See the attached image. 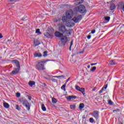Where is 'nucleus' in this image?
I'll return each instance as SVG.
<instances>
[{
	"mask_svg": "<svg viewBox=\"0 0 124 124\" xmlns=\"http://www.w3.org/2000/svg\"><path fill=\"white\" fill-rule=\"evenodd\" d=\"M57 29L58 31H60L62 33H65L66 35H70V34H71L69 30H68L65 26L63 25V23L62 22L57 25Z\"/></svg>",
	"mask_w": 124,
	"mask_h": 124,
	"instance_id": "1",
	"label": "nucleus"
},
{
	"mask_svg": "<svg viewBox=\"0 0 124 124\" xmlns=\"http://www.w3.org/2000/svg\"><path fill=\"white\" fill-rule=\"evenodd\" d=\"M46 62V61H39L36 65V68L38 70H44V63Z\"/></svg>",
	"mask_w": 124,
	"mask_h": 124,
	"instance_id": "2",
	"label": "nucleus"
},
{
	"mask_svg": "<svg viewBox=\"0 0 124 124\" xmlns=\"http://www.w3.org/2000/svg\"><path fill=\"white\" fill-rule=\"evenodd\" d=\"M19 101L21 102L27 109L30 110L31 109V105H30V103H29V102L26 99H24L23 98H20L19 99Z\"/></svg>",
	"mask_w": 124,
	"mask_h": 124,
	"instance_id": "3",
	"label": "nucleus"
},
{
	"mask_svg": "<svg viewBox=\"0 0 124 124\" xmlns=\"http://www.w3.org/2000/svg\"><path fill=\"white\" fill-rule=\"evenodd\" d=\"M75 10L76 11L78 12L79 13L83 14L86 12V7H85V6L83 5H80L79 6L75 8Z\"/></svg>",
	"mask_w": 124,
	"mask_h": 124,
	"instance_id": "4",
	"label": "nucleus"
},
{
	"mask_svg": "<svg viewBox=\"0 0 124 124\" xmlns=\"http://www.w3.org/2000/svg\"><path fill=\"white\" fill-rule=\"evenodd\" d=\"M66 16L68 19H71L73 17V11L72 10H69L66 13Z\"/></svg>",
	"mask_w": 124,
	"mask_h": 124,
	"instance_id": "5",
	"label": "nucleus"
},
{
	"mask_svg": "<svg viewBox=\"0 0 124 124\" xmlns=\"http://www.w3.org/2000/svg\"><path fill=\"white\" fill-rule=\"evenodd\" d=\"M92 117H93L94 118H95V120L97 121V120H98V118H99V112H98V111L97 110L94 111L92 113Z\"/></svg>",
	"mask_w": 124,
	"mask_h": 124,
	"instance_id": "6",
	"label": "nucleus"
},
{
	"mask_svg": "<svg viewBox=\"0 0 124 124\" xmlns=\"http://www.w3.org/2000/svg\"><path fill=\"white\" fill-rule=\"evenodd\" d=\"M68 41V39L67 38V37L64 36L61 40V41L62 42V45L64 46L65 44H66V42Z\"/></svg>",
	"mask_w": 124,
	"mask_h": 124,
	"instance_id": "7",
	"label": "nucleus"
},
{
	"mask_svg": "<svg viewBox=\"0 0 124 124\" xmlns=\"http://www.w3.org/2000/svg\"><path fill=\"white\" fill-rule=\"evenodd\" d=\"M54 35L56 36V37L61 38V37H62V36H63V33L61 32L60 31H56L54 33Z\"/></svg>",
	"mask_w": 124,
	"mask_h": 124,
	"instance_id": "8",
	"label": "nucleus"
},
{
	"mask_svg": "<svg viewBox=\"0 0 124 124\" xmlns=\"http://www.w3.org/2000/svg\"><path fill=\"white\" fill-rule=\"evenodd\" d=\"M82 16H75L73 19H72V21H74L75 23H77L78 22L79 20H80V19H81Z\"/></svg>",
	"mask_w": 124,
	"mask_h": 124,
	"instance_id": "9",
	"label": "nucleus"
},
{
	"mask_svg": "<svg viewBox=\"0 0 124 124\" xmlns=\"http://www.w3.org/2000/svg\"><path fill=\"white\" fill-rule=\"evenodd\" d=\"M47 31H48L49 33H50L51 34H52V33H54V32H55V30L51 26H49L48 28Z\"/></svg>",
	"mask_w": 124,
	"mask_h": 124,
	"instance_id": "10",
	"label": "nucleus"
},
{
	"mask_svg": "<svg viewBox=\"0 0 124 124\" xmlns=\"http://www.w3.org/2000/svg\"><path fill=\"white\" fill-rule=\"evenodd\" d=\"M67 25L68 27H73L75 24L72 22V20H69L67 22Z\"/></svg>",
	"mask_w": 124,
	"mask_h": 124,
	"instance_id": "11",
	"label": "nucleus"
},
{
	"mask_svg": "<svg viewBox=\"0 0 124 124\" xmlns=\"http://www.w3.org/2000/svg\"><path fill=\"white\" fill-rule=\"evenodd\" d=\"M45 36H46V37H47L48 38H53V35L52 34L48 33L47 32L44 33Z\"/></svg>",
	"mask_w": 124,
	"mask_h": 124,
	"instance_id": "12",
	"label": "nucleus"
},
{
	"mask_svg": "<svg viewBox=\"0 0 124 124\" xmlns=\"http://www.w3.org/2000/svg\"><path fill=\"white\" fill-rule=\"evenodd\" d=\"M76 96L69 95L66 97V99L67 100H71L72 99H76Z\"/></svg>",
	"mask_w": 124,
	"mask_h": 124,
	"instance_id": "13",
	"label": "nucleus"
},
{
	"mask_svg": "<svg viewBox=\"0 0 124 124\" xmlns=\"http://www.w3.org/2000/svg\"><path fill=\"white\" fill-rule=\"evenodd\" d=\"M34 57H35V58L36 57H42V54L40 53H37V51L35 52L34 54Z\"/></svg>",
	"mask_w": 124,
	"mask_h": 124,
	"instance_id": "14",
	"label": "nucleus"
},
{
	"mask_svg": "<svg viewBox=\"0 0 124 124\" xmlns=\"http://www.w3.org/2000/svg\"><path fill=\"white\" fill-rule=\"evenodd\" d=\"M19 70H20L19 68H15L11 73V74H17L18 72H19Z\"/></svg>",
	"mask_w": 124,
	"mask_h": 124,
	"instance_id": "15",
	"label": "nucleus"
},
{
	"mask_svg": "<svg viewBox=\"0 0 124 124\" xmlns=\"http://www.w3.org/2000/svg\"><path fill=\"white\" fill-rule=\"evenodd\" d=\"M115 8H116V6L115 5V4L111 3L109 7L110 10H114Z\"/></svg>",
	"mask_w": 124,
	"mask_h": 124,
	"instance_id": "16",
	"label": "nucleus"
},
{
	"mask_svg": "<svg viewBox=\"0 0 124 124\" xmlns=\"http://www.w3.org/2000/svg\"><path fill=\"white\" fill-rule=\"evenodd\" d=\"M40 44V43L39 42V41L36 40L34 42V44L33 45V47H36V46H38Z\"/></svg>",
	"mask_w": 124,
	"mask_h": 124,
	"instance_id": "17",
	"label": "nucleus"
},
{
	"mask_svg": "<svg viewBox=\"0 0 124 124\" xmlns=\"http://www.w3.org/2000/svg\"><path fill=\"white\" fill-rule=\"evenodd\" d=\"M14 62H15V63L16 64V65L17 67H18V68H20V62H19V61H18L17 60H15Z\"/></svg>",
	"mask_w": 124,
	"mask_h": 124,
	"instance_id": "18",
	"label": "nucleus"
},
{
	"mask_svg": "<svg viewBox=\"0 0 124 124\" xmlns=\"http://www.w3.org/2000/svg\"><path fill=\"white\" fill-rule=\"evenodd\" d=\"M29 85L30 87H32L33 85H35V82L33 81H30L29 82Z\"/></svg>",
	"mask_w": 124,
	"mask_h": 124,
	"instance_id": "19",
	"label": "nucleus"
},
{
	"mask_svg": "<svg viewBox=\"0 0 124 124\" xmlns=\"http://www.w3.org/2000/svg\"><path fill=\"white\" fill-rule=\"evenodd\" d=\"M109 64H111V65H114V64H117V63L115 62V61H110L109 62Z\"/></svg>",
	"mask_w": 124,
	"mask_h": 124,
	"instance_id": "20",
	"label": "nucleus"
},
{
	"mask_svg": "<svg viewBox=\"0 0 124 124\" xmlns=\"http://www.w3.org/2000/svg\"><path fill=\"white\" fill-rule=\"evenodd\" d=\"M3 106L5 108H9V104H8V103H4Z\"/></svg>",
	"mask_w": 124,
	"mask_h": 124,
	"instance_id": "21",
	"label": "nucleus"
},
{
	"mask_svg": "<svg viewBox=\"0 0 124 124\" xmlns=\"http://www.w3.org/2000/svg\"><path fill=\"white\" fill-rule=\"evenodd\" d=\"M79 92H81L82 94H85V88H81L80 89H79Z\"/></svg>",
	"mask_w": 124,
	"mask_h": 124,
	"instance_id": "22",
	"label": "nucleus"
},
{
	"mask_svg": "<svg viewBox=\"0 0 124 124\" xmlns=\"http://www.w3.org/2000/svg\"><path fill=\"white\" fill-rule=\"evenodd\" d=\"M84 107H85V105H84L83 103H81L79 105V108L80 110H81V109H83V108H84Z\"/></svg>",
	"mask_w": 124,
	"mask_h": 124,
	"instance_id": "23",
	"label": "nucleus"
},
{
	"mask_svg": "<svg viewBox=\"0 0 124 124\" xmlns=\"http://www.w3.org/2000/svg\"><path fill=\"white\" fill-rule=\"evenodd\" d=\"M66 86V82L65 83V84L63 85L62 87H61V89L62 90H63V91H65V87Z\"/></svg>",
	"mask_w": 124,
	"mask_h": 124,
	"instance_id": "24",
	"label": "nucleus"
},
{
	"mask_svg": "<svg viewBox=\"0 0 124 124\" xmlns=\"http://www.w3.org/2000/svg\"><path fill=\"white\" fill-rule=\"evenodd\" d=\"M52 102L53 104L57 103V99L54 97L52 98Z\"/></svg>",
	"mask_w": 124,
	"mask_h": 124,
	"instance_id": "25",
	"label": "nucleus"
},
{
	"mask_svg": "<svg viewBox=\"0 0 124 124\" xmlns=\"http://www.w3.org/2000/svg\"><path fill=\"white\" fill-rule=\"evenodd\" d=\"M108 104H109V105H113V104H114V103L112 102V100H108Z\"/></svg>",
	"mask_w": 124,
	"mask_h": 124,
	"instance_id": "26",
	"label": "nucleus"
},
{
	"mask_svg": "<svg viewBox=\"0 0 124 124\" xmlns=\"http://www.w3.org/2000/svg\"><path fill=\"white\" fill-rule=\"evenodd\" d=\"M35 32L38 34H41V32H40V29H38L36 30Z\"/></svg>",
	"mask_w": 124,
	"mask_h": 124,
	"instance_id": "27",
	"label": "nucleus"
},
{
	"mask_svg": "<svg viewBox=\"0 0 124 124\" xmlns=\"http://www.w3.org/2000/svg\"><path fill=\"white\" fill-rule=\"evenodd\" d=\"M42 109L43 110V111H46V108L45 107L44 104H43L42 105Z\"/></svg>",
	"mask_w": 124,
	"mask_h": 124,
	"instance_id": "28",
	"label": "nucleus"
},
{
	"mask_svg": "<svg viewBox=\"0 0 124 124\" xmlns=\"http://www.w3.org/2000/svg\"><path fill=\"white\" fill-rule=\"evenodd\" d=\"M105 20H106V21H108V22H109V21L110 20V17L109 16H105Z\"/></svg>",
	"mask_w": 124,
	"mask_h": 124,
	"instance_id": "29",
	"label": "nucleus"
},
{
	"mask_svg": "<svg viewBox=\"0 0 124 124\" xmlns=\"http://www.w3.org/2000/svg\"><path fill=\"white\" fill-rule=\"evenodd\" d=\"M66 18H67L66 16H64L62 17V21L63 22H66Z\"/></svg>",
	"mask_w": 124,
	"mask_h": 124,
	"instance_id": "30",
	"label": "nucleus"
},
{
	"mask_svg": "<svg viewBox=\"0 0 124 124\" xmlns=\"http://www.w3.org/2000/svg\"><path fill=\"white\" fill-rule=\"evenodd\" d=\"M96 69V67L95 66H93L91 69V71H92V72H93V71H95V70Z\"/></svg>",
	"mask_w": 124,
	"mask_h": 124,
	"instance_id": "31",
	"label": "nucleus"
},
{
	"mask_svg": "<svg viewBox=\"0 0 124 124\" xmlns=\"http://www.w3.org/2000/svg\"><path fill=\"white\" fill-rule=\"evenodd\" d=\"M89 121L90 122V123H93L94 122V120H93V118H90L89 119Z\"/></svg>",
	"mask_w": 124,
	"mask_h": 124,
	"instance_id": "32",
	"label": "nucleus"
},
{
	"mask_svg": "<svg viewBox=\"0 0 124 124\" xmlns=\"http://www.w3.org/2000/svg\"><path fill=\"white\" fill-rule=\"evenodd\" d=\"M75 4H76V5H78L80 4V3L79 2V0H76Z\"/></svg>",
	"mask_w": 124,
	"mask_h": 124,
	"instance_id": "33",
	"label": "nucleus"
},
{
	"mask_svg": "<svg viewBox=\"0 0 124 124\" xmlns=\"http://www.w3.org/2000/svg\"><path fill=\"white\" fill-rule=\"evenodd\" d=\"M70 107L71 109H75V108H76V106H75L74 105H70Z\"/></svg>",
	"mask_w": 124,
	"mask_h": 124,
	"instance_id": "34",
	"label": "nucleus"
},
{
	"mask_svg": "<svg viewBox=\"0 0 124 124\" xmlns=\"http://www.w3.org/2000/svg\"><path fill=\"white\" fill-rule=\"evenodd\" d=\"M47 51H44L43 56L46 57L47 56Z\"/></svg>",
	"mask_w": 124,
	"mask_h": 124,
	"instance_id": "35",
	"label": "nucleus"
},
{
	"mask_svg": "<svg viewBox=\"0 0 124 124\" xmlns=\"http://www.w3.org/2000/svg\"><path fill=\"white\" fill-rule=\"evenodd\" d=\"M76 90H77V91H79L81 88H80V87H79L78 86H76Z\"/></svg>",
	"mask_w": 124,
	"mask_h": 124,
	"instance_id": "36",
	"label": "nucleus"
},
{
	"mask_svg": "<svg viewBox=\"0 0 124 124\" xmlns=\"http://www.w3.org/2000/svg\"><path fill=\"white\" fill-rule=\"evenodd\" d=\"M104 90V87H103L102 89L99 91V93H102L103 91Z\"/></svg>",
	"mask_w": 124,
	"mask_h": 124,
	"instance_id": "37",
	"label": "nucleus"
},
{
	"mask_svg": "<svg viewBox=\"0 0 124 124\" xmlns=\"http://www.w3.org/2000/svg\"><path fill=\"white\" fill-rule=\"evenodd\" d=\"M57 78H58V79H61V78H64V76H57Z\"/></svg>",
	"mask_w": 124,
	"mask_h": 124,
	"instance_id": "38",
	"label": "nucleus"
},
{
	"mask_svg": "<svg viewBox=\"0 0 124 124\" xmlns=\"http://www.w3.org/2000/svg\"><path fill=\"white\" fill-rule=\"evenodd\" d=\"M16 109H17V110H20L21 108L20 107H19V105H16Z\"/></svg>",
	"mask_w": 124,
	"mask_h": 124,
	"instance_id": "39",
	"label": "nucleus"
},
{
	"mask_svg": "<svg viewBox=\"0 0 124 124\" xmlns=\"http://www.w3.org/2000/svg\"><path fill=\"white\" fill-rule=\"evenodd\" d=\"M78 1L80 3H83V2H84V0H78Z\"/></svg>",
	"mask_w": 124,
	"mask_h": 124,
	"instance_id": "40",
	"label": "nucleus"
},
{
	"mask_svg": "<svg viewBox=\"0 0 124 124\" xmlns=\"http://www.w3.org/2000/svg\"><path fill=\"white\" fill-rule=\"evenodd\" d=\"M96 64H97V63H92L91 64V65L93 66V65H96Z\"/></svg>",
	"mask_w": 124,
	"mask_h": 124,
	"instance_id": "41",
	"label": "nucleus"
},
{
	"mask_svg": "<svg viewBox=\"0 0 124 124\" xmlns=\"http://www.w3.org/2000/svg\"><path fill=\"white\" fill-rule=\"evenodd\" d=\"M27 96H28V99H29V100H31V96H29V95H27Z\"/></svg>",
	"mask_w": 124,
	"mask_h": 124,
	"instance_id": "42",
	"label": "nucleus"
},
{
	"mask_svg": "<svg viewBox=\"0 0 124 124\" xmlns=\"http://www.w3.org/2000/svg\"><path fill=\"white\" fill-rule=\"evenodd\" d=\"M91 35H88L87 36V38H88V39H91Z\"/></svg>",
	"mask_w": 124,
	"mask_h": 124,
	"instance_id": "43",
	"label": "nucleus"
},
{
	"mask_svg": "<svg viewBox=\"0 0 124 124\" xmlns=\"http://www.w3.org/2000/svg\"><path fill=\"white\" fill-rule=\"evenodd\" d=\"M72 45H73V41H72L71 42V44H70V47H72Z\"/></svg>",
	"mask_w": 124,
	"mask_h": 124,
	"instance_id": "44",
	"label": "nucleus"
},
{
	"mask_svg": "<svg viewBox=\"0 0 124 124\" xmlns=\"http://www.w3.org/2000/svg\"><path fill=\"white\" fill-rule=\"evenodd\" d=\"M20 95V93H16V96H17V97H19Z\"/></svg>",
	"mask_w": 124,
	"mask_h": 124,
	"instance_id": "45",
	"label": "nucleus"
},
{
	"mask_svg": "<svg viewBox=\"0 0 124 124\" xmlns=\"http://www.w3.org/2000/svg\"><path fill=\"white\" fill-rule=\"evenodd\" d=\"M121 9H122V10L124 11V4H123L122 7L121 8Z\"/></svg>",
	"mask_w": 124,
	"mask_h": 124,
	"instance_id": "46",
	"label": "nucleus"
},
{
	"mask_svg": "<svg viewBox=\"0 0 124 124\" xmlns=\"http://www.w3.org/2000/svg\"><path fill=\"white\" fill-rule=\"evenodd\" d=\"M95 32V30H93L92 31H91V33H94Z\"/></svg>",
	"mask_w": 124,
	"mask_h": 124,
	"instance_id": "47",
	"label": "nucleus"
},
{
	"mask_svg": "<svg viewBox=\"0 0 124 124\" xmlns=\"http://www.w3.org/2000/svg\"><path fill=\"white\" fill-rule=\"evenodd\" d=\"M51 80L53 81V82H56V81H57V80H56L55 78H52Z\"/></svg>",
	"mask_w": 124,
	"mask_h": 124,
	"instance_id": "48",
	"label": "nucleus"
},
{
	"mask_svg": "<svg viewBox=\"0 0 124 124\" xmlns=\"http://www.w3.org/2000/svg\"><path fill=\"white\" fill-rule=\"evenodd\" d=\"M2 37H3V36H2V34H1V33H0V39L2 38Z\"/></svg>",
	"mask_w": 124,
	"mask_h": 124,
	"instance_id": "49",
	"label": "nucleus"
},
{
	"mask_svg": "<svg viewBox=\"0 0 124 124\" xmlns=\"http://www.w3.org/2000/svg\"><path fill=\"white\" fill-rule=\"evenodd\" d=\"M104 89L105 90H106V89H107V85H106L105 87H104Z\"/></svg>",
	"mask_w": 124,
	"mask_h": 124,
	"instance_id": "50",
	"label": "nucleus"
},
{
	"mask_svg": "<svg viewBox=\"0 0 124 124\" xmlns=\"http://www.w3.org/2000/svg\"><path fill=\"white\" fill-rule=\"evenodd\" d=\"M22 21H25V17H23L22 19H21Z\"/></svg>",
	"mask_w": 124,
	"mask_h": 124,
	"instance_id": "51",
	"label": "nucleus"
},
{
	"mask_svg": "<svg viewBox=\"0 0 124 124\" xmlns=\"http://www.w3.org/2000/svg\"><path fill=\"white\" fill-rule=\"evenodd\" d=\"M88 68H91V65H89L88 66H87Z\"/></svg>",
	"mask_w": 124,
	"mask_h": 124,
	"instance_id": "52",
	"label": "nucleus"
},
{
	"mask_svg": "<svg viewBox=\"0 0 124 124\" xmlns=\"http://www.w3.org/2000/svg\"><path fill=\"white\" fill-rule=\"evenodd\" d=\"M53 78H58V76H53Z\"/></svg>",
	"mask_w": 124,
	"mask_h": 124,
	"instance_id": "53",
	"label": "nucleus"
},
{
	"mask_svg": "<svg viewBox=\"0 0 124 124\" xmlns=\"http://www.w3.org/2000/svg\"><path fill=\"white\" fill-rule=\"evenodd\" d=\"M71 47H72V46H70V48H69L70 51H71Z\"/></svg>",
	"mask_w": 124,
	"mask_h": 124,
	"instance_id": "54",
	"label": "nucleus"
},
{
	"mask_svg": "<svg viewBox=\"0 0 124 124\" xmlns=\"http://www.w3.org/2000/svg\"><path fill=\"white\" fill-rule=\"evenodd\" d=\"M11 1H14L15 0H10Z\"/></svg>",
	"mask_w": 124,
	"mask_h": 124,
	"instance_id": "55",
	"label": "nucleus"
},
{
	"mask_svg": "<svg viewBox=\"0 0 124 124\" xmlns=\"http://www.w3.org/2000/svg\"><path fill=\"white\" fill-rule=\"evenodd\" d=\"M67 82H68V79L67 80V82H66V83H67Z\"/></svg>",
	"mask_w": 124,
	"mask_h": 124,
	"instance_id": "56",
	"label": "nucleus"
},
{
	"mask_svg": "<svg viewBox=\"0 0 124 124\" xmlns=\"http://www.w3.org/2000/svg\"><path fill=\"white\" fill-rule=\"evenodd\" d=\"M95 90V89H93V91H94Z\"/></svg>",
	"mask_w": 124,
	"mask_h": 124,
	"instance_id": "57",
	"label": "nucleus"
},
{
	"mask_svg": "<svg viewBox=\"0 0 124 124\" xmlns=\"http://www.w3.org/2000/svg\"><path fill=\"white\" fill-rule=\"evenodd\" d=\"M83 119H84L85 117H83Z\"/></svg>",
	"mask_w": 124,
	"mask_h": 124,
	"instance_id": "58",
	"label": "nucleus"
},
{
	"mask_svg": "<svg viewBox=\"0 0 124 124\" xmlns=\"http://www.w3.org/2000/svg\"><path fill=\"white\" fill-rule=\"evenodd\" d=\"M83 119H84L85 117H83Z\"/></svg>",
	"mask_w": 124,
	"mask_h": 124,
	"instance_id": "59",
	"label": "nucleus"
},
{
	"mask_svg": "<svg viewBox=\"0 0 124 124\" xmlns=\"http://www.w3.org/2000/svg\"><path fill=\"white\" fill-rule=\"evenodd\" d=\"M83 119H84L85 117H83Z\"/></svg>",
	"mask_w": 124,
	"mask_h": 124,
	"instance_id": "60",
	"label": "nucleus"
}]
</instances>
